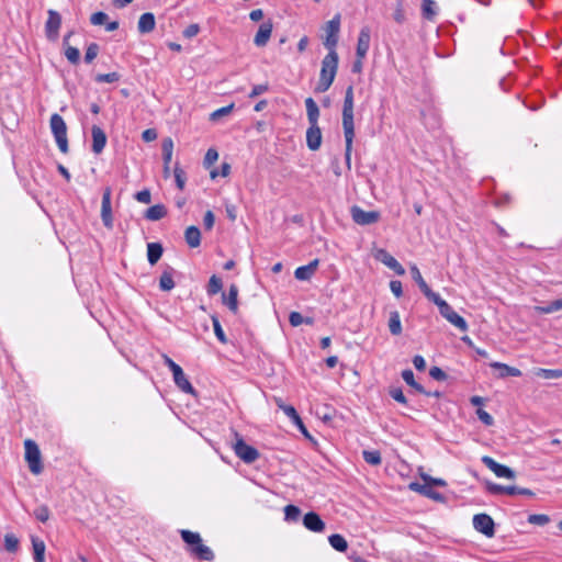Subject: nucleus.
Here are the masks:
<instances>
[{
	"instance_id": "4",
	"label": "nucleus",
	"mask_w": 562,
	"mask_h": 562,
	"mask_svg": "<svg viewBox=\"0 0 562 562\" xmlns=\"http://www.w3.org/2000/svg\"><path fill=\"white\" fill-rule=\"evenodd\" d=\"M233 435L234 442L232 447L236 456L246 463L255 462L259 458L258 450L247 445L237 431H233Z\"/></svg>"
},
{
	"instance_id": "10",
	"label": "nucleus",
	"mask_w": 562,
	"mask_h": 562,
	"mask_svg": "<svg viewBox=\"0 0 562 562\" xmlns=\"http://www.w3.org/2000/svg\"><path fill=\"white\" fill-rule=\"evenodd\" d=\"M482 462L497 477H505L509 480H514L516 477V473L510 468L496 462L493 458L488 456L482 457Z\"/></svg>"
},
{
	"instance_id": "7",
	"label": "nucleus",
	"mask_w": 562,
	"mask_h": 562,
	"mask_svg": "<svg viewBox=\"0 0 562 562\" xmlns=\"http://www.w3.org/2000/svg\"><path fill=\"white\" fill-rule=\"evenodd\" d=\"M370 41H371V32L368 26H363L360 30L359 36H358V43H357V59L353 63V69L352 70H360L362 68V58L366 57L369 47H370Z\"/></svg>"
},
{
	"instance_id": "32",
	"label": "nucleus",
	"mask_w": 562,
	"mask_h": 562,
	"mask_svg": "<svg viewBox=\"0 0 562 562\" xmlns=\"http://www.w3.org/2000/svg\"><path fill=\"white\" fill-rule=\"evenodd\" d=\"M336 72H321V78L315 87L316 92H325L333 83Z\"/></svg>"
},
{
	"instance_id": "23",
	"label": "nucleus",
	"mask_w": 562,
	"mask_h": 562,
	"mask_svg": "<svg viewBox=\"0 0 562 562\" xmlns=\"http://www.w3.org/2000/svg\"><path fill=\"white\" fill-rule=\"evenodd\" d=\"M493 369H496L498 370V378L499 379H504L506 376H520L521 375V371L515 367H510L506 363H502V362H491L490 364Z\"/></svg>"
},
{
	"instance_id": "38",
	"label": "nucleus",
	"mask_w": 562,
	"mask_h": 562,
	"mask_svg": "<svg viewBox=\"0 0 562 562\" xmlns=\"http://www.w3.org/2000/svg\"><path fill=\"white\" fill-rule=\"evenodd\" d=\"M562 310V299H558L547 306H535V311L540 314H550Z\"/></svg>"
},
{
	"instance_id": "40",
	"label": "nucleus",
	"mask_w": 562,
	"mask_h": 562,
	"mask_svg": "<svg viewBox=\"0 0 562 562\" xmlns=\"http://www.w3.org/2000/svg\"><path fill=\"white\" fill-rule=\"evenodd\" d=\"M447 322H449L451 325L460 329L461 331L468 330V324L465 319L460 316L458 313L453 312L448 318Z\"/></svg>"
},
{
	"instance_id": "63",
	"label": "nucleus",
	"mask_w": 562,
	"mask_h": 562,
	"mask_svg": "<svg viewBox=\"0 0 562 562\" xmlns=\"http://www.w3.org/2000/svg\"><path fill=\"white\" fill-rule=\"evenodd\" d=\"M269 85L267 82L257 85L252 88L251 92L249 93V98H256L266 91H268Z\"/></svg>"
},
{
	"instance_id": "1",
	"label": "nucleus",
	"mask_w": 562,
	"mask_h": 562,
	"mask_svg": "<svg viewBox=\"0 0 562 562\" xmlns=\"http://www.w3.org/2000/svg\"><path fill=\"white\" fill-rule=\"evenodd\" d=\"M342 128L346 142L345 159L348 169L351 167V150L355 137L353 125V88L349 86L346 90L342 106Z\"/></svg>"
},
{
	"instance_id": "50",
	"label": "nucleus",
	"mask_w": 562,
	"mask_h": 562,
	"mask_svg": "<svg viewBox=\"0 0 562 562\" xmlns=\"http://www.w3.org/2000/svg\"><path fill=\"white\" fill-rule=\"evenodd\" d=\"M173 175H175L177 187L180 190H183L184 186H186V173H184V171L177 165L175 167Z\"/></svg>"
},
{
	"instance_id": "19",
	"label": "nucleus",
	"mask_w": 562,
	"mask_h": 562,
	"mask_svg": "<svg viewBox=\"0 0 562 562\" xmlns=\"http://www.w3.org/2000/svg\"><path fill=\"white\" fill-rule=\"evenodd\" d=\"M238 288L236 284H231L228 293L222 294L223 304H225L234 314L238 312Z\"/></svg>"
},
{
	"instance_id": "5",
	"label": "nucleus",
	"mask_w": 562,
	"mask_h": 562,
	"mask_svg": "<svg viewBox=\"0 0 562 562\" xmlns=\"http://www.w3.org/2000/svg\"><path fill=\"white\" fill-rule=\"evenodd\" d=\"M25 460L29 464L30 471L33 474H40L43 471L42 456L38 446L32 439L24 441Z\"/></svg>"
},
{
	"instance_id": "9",
	"label": "nucleus",
	"mask_w": 562,
	"mask_h": 562,
	"mask_svg": "<svg viewBox=\"0 0 562 562\" xmlns=\"http://www.w3.org/2000/svg\"><path fill=\"white\" fill-rule=\"evenodd\" d=\"M111 195H112V190H111L110 187H106L103 190V195H102L101 220H102L103 225L108 229H112L113 228V215H112Z\"/></svg>"
},
{
	"instance_id": "20",
	"label": "nucleus",
	"mask_w": 562,
	"mask_h": 562,
	"mask_svg": "<svg viewBox=\"0 0 562 562\" xmlns=\"http://www.w3.org/2000/svg\"><path fill=\"white\" fill-rule=\"evenodd\" d=\"M317 267H318V259H315L306 266L296 268V270L294 271V277L301 281L310 280L313 277V274L315 273Z\"/></svg>"
},
{
	"instance_id": "27",
	"label": "nucleus",
	"mask_w": 562,
	"mask_h": 562,
	"mask_svg": "<svg viewBox=\"0 0 562 562\" xmlns=\"http://www.w3.org/2000/svg\"><path fill=\"white\" fill-rule=\"evenodd\" d=\"M307 120L310 125L318 124L319 109L312 98L305 100Z\"/></svg>"
},
{
	"instance_id": "29",
	"label": "nucleus",
	"mask_w": 562,
	"mask_h": 562,
	"mask_svg": "<svg viewBox=\"0 0 562 562\" xmlns=\"http://www.w3.org/2000/svg\"><path fill=\"white\" fill-rule=\"evenodd\" d=\"M167 215V209L162 204H155L147 209L145 217L149 221H159Z\"/></svg>"
},
{
	"instance_id": "61",
	"label": "nucleus",
	"mask_w": 562,
	"mask_h": 562,
	"mask_svg": "<svg viewBox=\"0 0 562 562\" xmlns=\"http://www.w3.org/2000/svg\"><path fill=\"white\" fill-rule=\"evenodd\" d=\"M135 199L140 203L148 204L150 203L151 200L150 191L147 189L142 190L136 193Z\"/></svg>"
},
{
	"instance_id": "36",
	"label": "nucleus",
	"mask_w": 562,
	"mask_h": 562,
	"mask_svg": "<svg viewBox=\"0 0 562 562\" xmlns=\"http://www.w3.org/2000/svg\"><path fill=\"white\" fill-rule=\"evenodd\" d=\"M402 378L403 380L408 384L411 385L412 387H414L417 392L419 393H423V394H426V395H429V393H427L424 387L417 383L414 379V373L412 370L407 369V370H404L402 372Z\"/></svg>"
},
{
	"instance_id": "37",
	"label": "nucleus",
	"mask_w": 562,
	"mask_h": 562,
	"mask_svg": "<svg viewBox=\"0 0 562 562\" xmlns=\"http://www.w3.org/2000/svg\"><path fill=\"white\" fill-rule=\"evenodd\" d=\"M159 288L162 291H170L175 288L172 272L170 270L164 271L159 279Z\"/></svg>"
},
{
	"instance_id": "39",
	"label": "nucleus",
	"mask_w": 562,
	"mask_h": 562,
	"mask_svg": "<svg viewBox=\"0 0 562 562\" xmlns=\"http://www.w3.org/2000/svg\"><path fill=\"white\" fill-rule=\"evenodd\" d=\"M181 538L191 548L195 547L198 543H200L202 541V539L198 532H193L190 530H181Z\"/></svg>"
},
{
	"instance_id": "13",
	"label": "nucleus",
	"mask_w": 562,
	"mask_h": 562,
	"mask_svg": "<svg viewBox=\"0 0 562 562\" xmlns=\"http://www.w3.org/2000/svg\"><path fill=\"white\" fill-rule=\"evenodd\" d=\"M374 258L392 269L396 274L403 276L405 273L403 266L385 249H378L374 252Z\"/></svg>"
},
{
	"instance_id": "59",
	"label": "nucleus",
	"mask_w": 562,
	"mask_h": 562,
	"mask_svg": "<svg viewBox=\"0 0 562 562\" xmlns=\"http://www.w3.org/2000/svg\"><path fill=\"white\" fill-rule=\"evenodd\" d=\"M476 415L484 425L492 426L494 424V418L486 411L479 408Z\"/></svg>"
},
{
	"instance_id": "55",
	"label": "nucleus",
	"mask_w": 562,
	"mask_h": 562,
	"mask_svg": "<svg viewBox=\"0 0 562 562\" xmlns=\"http://www.w3.org/2000/svg\"><path fill=\"white\" fill-rule=\"evenodd\" d=\"M108 21V14L104 12H95L90 16V22L93 25H103Z\"/></svg>"
},
{
	"instance_id": "47",
	"label": "nucleus",
	"mask_w": 562,
	"mask_h": 562,
	"mask_svg": "<svg viewBox=\"0 0 562 562\" xmlns=\"http://www.w3.org/2000/svg\"><path fill=\"white\" fill-rule=\"evenodd\" d=\"M212 323H213V328H214V334L215 336L217 337V339L222 342V344H226L227 342V338H226V335L220 324V321L218 318L215 316V315H212Z\"/></svg>"
},
{
	"instance_id": "25",
	"label": "nucleus",
	"mask_w": 562,
	"mask_h": 562,
	"mask_svg": "<svg viewBox=\"0 0 562 562\" xmlns=\"http://www.w3.org/2000/svg\"><path fill=\"white\" fill-rule=\"evenodd\" d=\"M190 552L200 560L212 561L214 559L213 551L203 544L202 541L195 547L190 548Z\"/></svg>"
},
{
	"instance_id": "8",
	"label": "nucleus",
	"mask_w": 562,
	"mask_h": 562,
	"mask_svg": "<svg viewBox=\"0 0 562 562\" xmlns=\"http://www.w3.org/2000/svg\"><path fill=\"white\" fill-rule=\"evenodd\" d=\"M350 214L352 221L362 226L378 223L381 218L379 211H364L358 205L351 206Z\"/></svg>"
},
{
	"instance_id": "2",
	"label": "nucleus",
	"mask_w": 562,
	"mask_h": 562,
	"mask_svg": "<svg viewBox=\"0 0 562 562\" xmlns=\"http://www.w3.org/2000/svg\"><path fill=\"white\" fill-rule=\"evenodd\" d=\"M420 477L424 483L412 482L408 485L411 491L417 492L435 502L443 503L446 501L445 496L436 491H434L432 486H446L447 483L442 479H435L426 473H420Z\"/></svg>"
},
{
	"instance_id": "11",
	"label": "nucleus",
	"mask_w": 562,
	"mask_h": 562,
	"mask_svg": "<svg viewBox=\"0 0 562 562\" xmlns=\"http://www.w3.org/2000/svg\"><path fill=\"white\" fill-rule=\"evenodd\" d=\"M48 19L45 23V33L49 41H56L59 35V29L61 25V16L60 14L50 9L47 11Z\"/></svg>"
},
{
	"instance_id": "48",
	"label": "nucleus",
	"mask_w": 562,
	"mask_h": 562,
	"mask_svg": "<svg viewBox=\"0 0 562 562\" xmlns=\"http://www.w3.org/2000/svg\"><path fill=\"white\" fill-rule=\"evenodd\" d=\"M301 514V510L295 505H286L284 507V516L288 521H295Z\"/></svg>"
},
{
	"instance_id": "52",
	"label": "nucleus",
	"mask_w": 562,
	"mask_h": 562,
	"mask_svg": "<svg viewBox=\"0 0 562 562\" xmlns=\"http://www.w3.org/2000/svg\"><path fill=\"white\" fill-rule=\"evenodd\" d=\"M229 172H231V165H229V164H227V162H223V164L221 165V169H218V170H217V169H213V170H211V172H210V177H211L212 179H215V178H216V177H218V176L227 177V176L229 175Z\"/></svg>"
},
{
	"instance_id": "6",
	"label": "nucleus",
	"mask_w": 562,
	"mask_h": 562,
	"mask_svg": "<svg viewBox=\"0 0 562 562\" xmlns=\"http://www.w3.org/2000/svg\"><path fill=\"white\" fill-rule=\"evenodd\" d=\"M341 16L337 13L330 21L323 26L324 38L323 44L327 49L335 48L338 43Z\"/></svg>"
},
{
	"instance_id": "34",
	"label": "nucleus",
	"mask_w": 562,
	"mask_h": 562,
	"mask_svg": "<svg viewBox=\"0 0 562 562\" xmlns=\"http://www.w3.org/2000/svg\"><path fill=\"white\" fill-rule=\"evenodd\" d=\"M34 561L45 562V543L37 538H32Z\"/></svg>"
},
{
	"instance_id": "12",
	"label": "nucleus",
	"mask_w": 562,
	"mask_h": 562,
	"mask_svg": "<svg viewBox=\"0 0 562 562\" xmlns=\"http://www.w3.org/2000/svg\"><path fill=\"white\" fill-rule=\"evenodd\" d=\"M473 526L475 530L484 536L492 538L495 533L494 520L486 514H477L473 517Z\"/></svg>"
},
{
	"instance_id": "30",
	"label": "nucleus",
	"mask_w": 562,
	"mask_h": 562,
	"mask_svg": "<svg viewBox=\"0 0 562 562\" xmlns=\"http://www.w3.org/2000/svg\"><path fill=\"white\" fill-rule=\"evenodd\" d=\"M387 326L392 335L398 336L402 334V323L397 311L390 312Z\"/></svg>"
},
{
	"instance_id": "43",
	"label": "nucleus",
	"mask_w": 562,
	"mask_h": 562,
	"mask_svg": "<svg viewBox=\"0 0 562 562\" xmlns=\"http://www.w3.org/2000/svg\"><path fill=\"white\" fill-rule=\"evenodd\" d=\"M362 456H363L364 461L371 465H380L382 462L381 454L376 450H374V451L364 450L362 452Z\"/></svg>"
},
{
	"instance_id": "41",
	"label": "nucleus",
	"mask_w": 562,
	"mask_h": 562,
	"mask_svg": "<svg viewBox=\"0 0 562 562\" xmlns=\"http://www.w3.org/2000/svg\"><path fill=\"white\" fill-rule=\"evenodd\" d=\"M436 3L432 0H423L422 12L427 20H432L436 15Z\"/></svg>"
},
{
	"instance_id": "64",
	"label": "nucleus",
	"mask_w": 562,
	"mask_h": 562,
	"mask_svg": "<svg viewBox=\"0 0 562 562\" xmlns=\"http://www.w3.org/2000/svg\"><path fill=\"white\" fill-rule=\"evenodd\" d=\"M200 32V26L198 24H190L183 30V36L187 38L194 37Z\"/></svg>"
},
{
	"instance_id": "24",
	"label": "nucleus",
	"mask_w": 562,
	"mask_h": 562,
	"mask_svg": "<svg viewBox=\"0 0 562 562\" xmlns=\"http://www.w3.org/2000/svg\"><path fill=\"white\" fill-rule=\"evenodd\" d=\"M409 270H411L412 278L418 284V286H419L420 291L424 293V295L426 297L431 295L434 293V291L428 286V284L424 280V278H423L419 269L417 268V266L416 265H412Z\"/></svg>"
},
{
	"instance_id": "28",
	"label": "nucleus",
	"mask_w": 562,
	"mask_h": 562,
	"mask_svg": "<svg viewBox=\"0 0 562 562\" xmlns=\"http://www.w3.org/2000/svg\"><path fill=\"white\" fill-rule=\"evenodd\" d=\"M162 246L159 243H149L147 245V258L150 265H156L162 256Z\"/></svg>"
},
{
	"instance_id": "16",
	"label": "nucleus",
	"mask_w": 562,
	"mask_h": 562,
	"mask_svg": "<svg viewBox=\"0 0 562 562\" xmlns=\"http://www.w3.org/2000/svg\"><path fill=\"white\" fill-rule=\"evenodd\" d=\"M172 375H173V381H175L176 385L182 392L191 394V395H194V396L196 395V391L194 390V387L192 386V384L190 383V381L186 376V374H184L183 370L181 369V367L179 369L175 370Z\"/></svg>"
},
{
	"instance_id": "17",
	"label": "nucleus",
	"mask_w": 562,
	"mask_h": 562,
	"mask_svg": "<svg viewBox=\"0 0 562 562\" xmlns=\"http://www.w3.org/2000/svg\"><path fill=\"white\" fill-rule=\"evenodd\" d=\"M272 29H273V24H272V22L270 20L263 22L259 26L258 32L255 35L254 43L258 47L265 46L268 43V41H269V38L271 36Z\"/></svg>"
},
{
	"instance_id": "15",
	"label": "nucleus",
	"mask_w": 562,
	"mask_h": 562,
	"mask_svg": "<svg viewBox=\"0 0 562 562\" xmlns=\"http://www.w3.org/2000/svg\"><path fill=\"white\" fill-rule=\"evenodd\" d=\"M306 144L311 150H317L322 145V131L318 124L310 125L306 131Z\"/></svg>"
},
{
	"instance_id": "26",
	"label": "nucleus",
	"mask_w": 562,
	"mask_h": 562,
	"mask_svg": "<svg viewBox=\"0 0 562 562\" xmlns=\"http://www.w3.org/2000/svg\"><path fill=\"white\" fill-rule=\"evenodd\" d=\"M184 238L191 248H196L201 244V232L196 226H189L184 232Z\"/></svg>"
},
{
	"instance_id": "33",
	"label": "nucleus",
	"mask_w": 562,
	"mask_h": 562,
	"mask_svg": "<svg viewBox=\"0 0 562 562\" xmlns=\"http://www.w3.org/2000/svg\"><path fill=\"white\" fill-rule=\"evenodd\" d=\"M70 35H71V33L67 34L64 37L65 56L67 57V59L70 63L77 64L79 61V58H80V52L76 47H72V46L68 45V38L70 37Z\"/></svg>"
},
{
	"instance_id": "62",
	"label": "nucleus",
	"mask_w": 562,
	"mask_h": 562,
	"mask_svg": "<svg viewBox=\"0 0 562 562\" xmlns=\"http://www.w3.org/2000/svg\"><path fill=\"white\" fill-rule=\"evenodd\" d=\"M284 414L291 418V420L295 424V423H299L301 417L299 416L296 409L291 406V405H286L283 409Z\"/></svg>"
},
{
	"instance_id": "35",
	"label": "nucleus",
	"mask_w": 562,
	"mask_h": 562,
	"mask_svg": "<svg viewBox=\"0 0 562 562\" xmlns=\"http://www.w3.org/2000/svg\"><path fill=\"white\" fill-rule=\"evenodd\" d=\"M329 544L339 552H345L348 549L346 539L338 533H334L328 537Z\"/></svg>"
},
{
	"instance_id": "31",
	"label": "nucleus",
	"mask_w": 562,
	"mask_h": 562,
	"mask_svg": "<svg viewBox=\"0 0 562 562\" xmlns=\"http://www.w3.org/2000/svg\"><path fill=\"white\" fill-rule=\"evenodd\" d=\"M328 54L323 59L321 70H337L338 67V55L335 48L328 49Z\"/></svg>"
},
{
	"instance_id": "58",
	"label": "nucleus",
	"mask_w": 562,
	"mask_h": 562,
	"mask_svg": "<svg viewBox=\"0 0 562 562\" xmlns=\"http://www.w3.org/2000/svg\"><path fill=\"white\" fill-rule=\"evenodd\" d=\"M393 18L400 24L405 21V12H404L402 1H397L394 13H393Z\"/></svg>"
},
{
	"instance_id": "3",
	"label": "nucleus",
	"mask_w": 562,
	"mask_h": 562,
	"mask_svg": "<svg viewBox=\"0 0 562 562\" xmlns=\"http://www.w3.org/2000/svg\"><path fill=\"white\" fill-rule=\"evenodd\" d=\"M52 133L56 139L59 150L64 154L68 153L67 126L64 119L54 113L49 121Z\"/></svg>"
},
{
	"instance_id": "53",
	"label": "nucleus",
	"mask_w": 562,
	"mask_h": 562,
	"mask_svg": "<svg viewBox=\"0 0 562 562\" xmlns=\"http://www.w3.org/2000/svg\"><path fill=\"white\" fill-rule=\"evenodd\" d=\"M34 516L37 520L42 521V522H46L49 518V509L47 506L43 505V506H40L37 507L35 510H34Z\"/></svg>"
},
{
	"instance_id": "54",
	"label": "nucleus",
	"mask_w": 562,
	"mask_h": 562,
	"mask_svg": "<svg viewBox=\"0 0 562 562\" xmlns=\"http://www.w3.org/2000/svg\"><path fill=\"white\" fill-rule=\"evenodd\" d=\"M98 53H99V45L95 44V43H91L87 47V50H86V54H85L86 63H91L98 56Z\"/></svg>"
},
{
	"instance_id": "57",
	"label": "nucleus",
	"mask_w": 562,
	"mask_h": 562,
	"mask_svg": "<svg viewBox=\"0 0 562 562\" xmlns=\"http://www.w3.org/2000/svg\"><path fill=\"white\" fill-rule=\"evenodd\" d=\"M389 394L391 395L392 398H394L398 403H402V404L407 403V400H406L403 391L400 387L390 389Z\"/></svg>"
},
{
	"instance_id": "49",
	"label": "nucleus",
	"mask_w": 562,
	"mask_h": 562,
	"mask_svg": "<svg viewBox=\"0 0 562 562\" xmlns=\"http://www.w3.org/2000/svg\"><path fill=\"white\" fill-rule=\"evenodd\" d=\"M549 521V516L544 514H532L528 517V522L531 525L544 526Z\"/></svg>"
},
{
	"instance_id": "44",
	"label": "nucleus",
	"mask_w": 562,
	"mask_h": 562,
	"mask_svg": "<svg viewBox=\"0 0 562 562\" xmlns=\"http://www.w3.org/2000/svg\"><path fill=\"white\" fill-rule=\"evenodd\" d=\"M223 288L222 280L217 276H212L207 284V293L210 295L217 294Z\"/></svg>"
},
{
	"instance_id": "42",
	"label": "nucleus",
	"mask_w": 562,
	"mask_h": 562,
	"mask_svg": "<svg viewBox=\"0 0 562 562\" xmlns=\"http://www.w3.org/2000/svg\"><path fill=\"white\" fill-rule=\"evenodd\" d=\"M536 375L541 376L543 379H560L562 378V370L554 369H537L535 371Z\"/></svg>"
},
{
	"instance_id": "14",
	"label": "nucleus",
	"mask_w": 562,
	"mask_h": 562,
	"mask_svg": "<svg viewBox=\"0 0 562 562\" xmlns=\"http://www.w3.org/2000/svg\"><path fill=\"white\" fill-rule=\"evenodd\" d=\"M303 525L313 532H323L325 530V522L322 520L321 516L314 512L305 514Z\"/></svg>"
},
{
	"instance_id": "18",
	"label": "nucleus",
	"mask_w": 562,
	"mask_h": 562,
	"mask_svg": "<svg viewBox=\"0 0 562 562\" xmlns=\"http://www.w3.org/2000/svg\"><path fill=\"white\" fill-rule=\"evenodd\" d=\"M92 134V151L94 154H100L106 144V135L103 130L97 125H93L91 128Z\"/></svg>"
},
{
	"instance_id": "22",
	"label": "nucleus",
	"mask_w": 562,
	"mask_h": 562,
	"mask_svg": "<svg viewBox=\"0 0 562 562\" xmlns=\"http://www.w3.org/2000/svg\"><path fill=\"white\" fill-rule=\"evenodd\" d=\"M427 299L438 307L440 315L446 321L454 312L453 308L445 300H442L436 292H434Z\"/></svg>"
},
{
	"instance_id": "46",
	"label": "nucleus",
	"mask_w": 562,
	"mask_h": 562,
	"mask_svg": "<svg viewBox=\"0 0 562 562\" xmlns=\"http://www.w3.org/2000/svg\"><path fill=\"white\" fill-rule=\"evenodd\" d=\"M233 109H234V103H231V104H229V105H227V106H223V108H221V109H217V110H215L214 112H212V113L210 114V120H211L212 122H216V121H218L220 119H222L223 116L228 115V114L233 111Z\"/></svg>"
},
{
	"instance_id": "60",
	"label": "nucleus",
	"mask_w": 562,
	"mask_h": 562,
	"mask_svg": "<svg viewBox=\"0 0 562 562\" xmlns=\"http://www.w3.org/2000/svg\"><path fill=\"white\" fill-rule=\"evenodd\" d=\"M486 490L494 495L498 494H505V486L493 483V482H486Z\"/></svg>"
},
{
	"instance_id": "45",
	"label": "nucleus",
	"mask_w": 562,
	"mask_h": 562,
	"mask_svg": "<svg viewBox=\"0 0 562 562\" xmlns=\"http://www.w3.org/2000/svg\"><path fill=\"white\" fill-rule=\"evenodd\" d=\"M19 539L13 533L4 535V548L8 552H15L19 549Z\"/></svg>"
},
{
	"instance_id": "51",
	"label": "nucleus",
	"mask_w": 562,
	"mask_h": 562,
	"mask_svg": "<svg viewBox=\"0 0 562 562\" xmlns=\"http://www.w3.org/2000/svg\"><path fill=\"white\" fill-rule=\"evenodd\" d=\"M94 80L97 82H108L112 83L119 80V74L117 72H105V74H99L95 76Z\"/></svg>"
},
{
	"instance_id": "21",
	"label": "nucleus",
	"mask_w": 562,
	"mask_h": 562,
	"mask_svg": "<svg viewBox=\"0 0 562 562\" xmlns=\"http://www.w3.org/2000/svg\"><path fill=\"white\" fill-rule=\"evenodd\" d=\"M156 25L155 15L150 12L143 13L137 23V30L142 34L150 33Z\"/></svg>"
},
{
	"instance_id": "56",
	"label": "nucleus",
	"mask_w": 562,
	"mask_h": 562,
	"mask_svg": "<svg viewBox=\"0 0 562 562\" xmlns=\"http://www.w3.org/2000/svg\"><path fill=\"white\" fill-rule=\"evenodd\" d=\"M218 159V153L214 148L207 149L205 157H204V165L205 167H211L216 160Z\"/></svg>"
}]
</instances>
